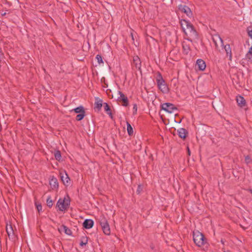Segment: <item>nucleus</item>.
I'll use <instances>...</instances> for the list:
<instances>
[{
  "label": "nucleus",
  "instance_id": "f257e3e1",
  "mask_svg": "<svg viewBox=\"0 0 252 252\" xmlns=\"http://www.w3.org/2000/svg\"><path fill=\"white\" fill-rule=\"evenodd\" d=\"M181 26L186 35L188 37V40L192 41V40L197 38V33L193 25L188 21L181 20Z\"/></svg>",
  "mask_w": 252,
  "mask_h": 252
},
{
  "label": "nucleus",
  "instance_id": "f03ea898",
  "mask_svg": "<svg viewBox=\"0 0 252 252\" xmlns=\"http://www.w3.org/2000/svg\"><path fill=\"white\" fill-rule=\"evenodd\" d=\"M193 238L194 243L198 247H202L206 243L203 234L197 230L193 232Z\"/></svg>",
  "mask_w": 252,
  "mask_h": 252
},
{
  "label": "nucleus",
  "instance_id": "7ed1b4c3",
  "mask_svg": "<svg viewBox=\"0 0 252 252\" xmlns=\"http://www.w3.org/2000/svg\"><path fill=\"white\" fill-rule=\"evenodd\" d=\"M70 204L69 197L66 196L63 199L60 198L57 202V207L61 211H64L67 209Z\"/></svg>",
  "mask_w": 252,
  "mask_h": 252
},
{
  "label": "nucleus",
  "instance_id": "20e7f679",
  "mask_svg": "<svg viewBox=\"0 0 252 252\" xmlns=\"http://www.w3.org/2000/svg\"><path fill=\"white\" fill-rule=\"evenodd\" d=\"M157 82L158 89L164 94H166L169 91L167 85L162 78L160 74H159L157 78Z\"/></svg>",
  "mask_w": 252,
  "mask_h": 252
},
{
  "label": "nucleus",
  "instance_id": "39448f33",
  "mask_svg": "<svg viewBox=\"0 0 252 252\" xmlns=\"http://www.w3.org/2000/svg\"><path fill=\"white\" fill-rule=\"evenodd\" d=\"M99 223L101 226L103 233L107 235H109L111 233L110 226L105 218L101 216L100 218Z\"/></svg>",
  "mask_w": 252,
  "mask_h": 252
},
{
  "label": "nucleus",
  "instance_id": "423d86ee",
  "mask_svg": "<svg viewBox=\"0 0 252 252\" xmlns=\"http://www.w3.org/2000/svg\"><path fill=\"white\" fill-rule=\"evenodd\" d=\"M178 9L181 12L186 14L188 17L190 18H193L192 13L190 9L188 6L180 4L178 6Z\"/></svg>",
  "mask_w": 252,
  "mask_h": 252
},
{
  "label": "nucleus",
  "instance_id": "0eeeda50",
  "mask_svg": "<svg viewBox=\"0 0 252 252\" xmlns=\"http://www.w3.org/2000/svg\"><path fill=\"white\" fill-rule=\"evenodd\" d=\"M161 107L162 110L169 113H172L176 110V107L172 103H165L162 104Z\"/></svg>",
  "mask_w": 252,
  "mask_h": 252
},
{
  "label": "nucleus",
  "instance_id": "6e6552de",
  "mask_svg": "<svg viewBox=\"0 0 252 252\" xmlns=\"http://www.w3.org/2000/svg\"><path fill=\"white\" fill-rule=\"evenodd\" d=\"M60 175L62 181H63L64 185L65 186L69 185L70 184V178H69L66 172H64V173H61Z\"/></svg>",
  "mask_w": 252,
  "mask_h": 252
},
{
  "label": "nucleus",
  "instance_id": "1a4fd4ad",
  "mask_svg": "<svg viewBox=\"0 0 252 252\" xmlns=\"http://www.w3.org/2000/svg\"><path fill=\"white\" fill-rule=\"evenodd\" d=\"M118 94L120 95V96L118 97V99L123 102V106H127L128 104L127 97L120 91H118Z\"/></svg>",
  "mask_w": 252,
  "mask_h": 252
},
{
  "label": "nucleus",
  "instance_id": "9d476101",
  "mask_svg": "<svg viewBox=\"0 0 252 252\" xmlns=\"http://www.w3.org/2000/svg\"><path fill=\"white\" fill-rule=\"evenodd\" d=\"M196 65L198 69L201 71L204 70L206 67L205 62L201 59H198L197 60Z\"/></svg>",
  "mask_w": 252,
  "mask_h": 252
},
{
  "label": "nucleus",
  "instance_id": "9b49d317",
  "mask_svg": "<svg viewBox=\"0 0 252 252\" xmlns=\"http://www.w3.org/2000/svg\"><path fill=\"white\" fill-rule=\"evenodd\" d=\"M177 132L179 136L182 139H185L188 133L187 130L184 128H179L177 130Z\"/></svg>",
  "mask_w": 252,
  "mask_h": 252
},
{
  "label": "nucleus",
  "instance_id": "f8f14e48",
  "mask_svg": "<svg viewBox=\"0 0 252 252\" xmlns=\"http://www.w3.org/2000/svg\"><path fill=\"white\" fill-rule=\"evenodd\" d=\"M94 225V221L91 219H86L83 222V226L86 229H90Z\"/></svg>",
  "mask_w": 252,
  "mask_h": 252
},
{
  "label": "nucleus",
  "instance_id": "ddd939ff",
  "mask_svg": "<svg viewBox=\"0 0 252 252\" xmlns=\"http://www.w3.org/2000/svg\"><path fill=\"white\" fill-rule=\"evenodd\" d=\"M236 101L239 106L243 107L246 105V100L244 98L241 96L238 95L236 97Z\"/></svg>",
  "mask_w": 252,
  "mask_h": 252
},
{
  "label": "nucleus",
  "instance_id": "4468645a",
  "mask_svg": "<svg viewBox=\"0 0 252 252\" xmlns=\"http://www.w3.org/2000/svg\"><path fill=\"white\" fill-rule=\"evenodd\" d=\"M60 232L63 231L64 233L68 235H71L72 234L71 230L68 228L65 225H63L60 228H58Z\"/></svg>",
  "mask_w": 252,
  "mask_h": 252
},
{
  "label": "nucleus",
  "instance_id": "2eb2a0df",
  "mask_svg": "<svg viewBox=\"0 0 252 252\" xmlns=\"http://www.w3.org/2000/svg\"><path fill=\"white\" fill-rule=\"evenodd\" d=\"M49 184L52 189H56L58 188V182L56 178H52L50 180Z\"/></svg>",
  "mask_w": 252,
  "mask_h": 252
},
{
  "label": "nucleus",
  "instance_id": "dca6fc26",
  "mask_svg": "<svg viewBox=\"0 0 252 252\" xmlns=\"http://www.w3.org/2000/svg\"><path fill=\"white\" fill-rule=\"evenodd\" d=\"M6 230L9 238L13 239L14 237V231L11 225H7Z\"/></svg>",
  "mask_w": 252,
  "mask_h": 252
},
{
  "label": "nucleus",
  "instance_id": "f3484780",
  "mask_svg": "<svg viewBox=\"0 0 252 252\" xmlns=\"http://www.w3.org/2000/svg\"><path fill=\"white\" fill-rule=\"evenodd\" d=\"M224 50L226 53V55L229 57V60H231L232 58L231 49L229 44H226L224 46Z\"/></svg>",
  "mask_w": 252,
  "mask_h": 252
},
{
  "label": "nucleus",
  "instance_id": "a211bd4d",
  "mask_svg": "<svg viewBox=\"0 0 252 252\" xmlns=\"http://www.w3.org/2000/svg\"><path fill=\"white\" fill-rule=\"evenodd\" d=\"M133 61L135 67L140 68L141 67V62L139 57L138 56H134L133 58Z\"/></svg>",
  "mask_w": 252,
  "mask_h": 252
},
{
  "label": "nucleus",
  "instance_id": "6ab92c4d",
  "mask_svg": "<svg viewBox=\"0 0 252 252\" xmlns=\"http://www.w3.org/2000/svg\"><path fill=\"white\" fill-rule=\"evenodd\" d=\"M127 131L129 135H132L133 133V128L128 122H126Z\"/></svg>",
  "mask_w": 252,
  "mask_h": 252
},
{
  "label": "nucleus",
  "instance_id": "aec40b11",
  "mask_svg": "<svg viewBox=\"0 0 252 252\" xmlns=\"http://www.w3.org/2000/svg\"><path fill=\"white\" fill-rule=\"evenodd\" d=\"M72 111H74L76 113H79V114H81L82 113H85L84 107L82 106L78 107L74 109Z\"/></svg>",
  "mask_w": 252,
  "mask_h": 252
},
{
  "label": "nucleus",
  "instance_id": "412c9836",
  "mask_svg": "<svg viewBox=\"0 0 252 252\" xmlns=\"http://www.w3.org/2000/svg\"><path fill=\"white\" fill-rule=\"evenodd\" d=\"M88 243V238L86 236L82 237L81 238V241L80 242V246L83 247L84 246H86Z\"/></svg>",
  "mask_w": 252,
  "mask_h": 252
},
{
  "label": "nucleus",
  "instance_id": "4be33fe9",
  "mask_svg": "<svg viewBox=\"0 0 252 252\" xmlns=\"http://www.w3.org/2000/svg\"><path fill=\"white\" fill-rule=\"evenodd\" d=\"M47 205L49 207H52L53 206V201L51 199V196H48L47 199Z\"/></svg>",
  "mask_w": 252,
  "mask_h": 252
},
{
  "label": "nucleus",
  "instance_id": "5701e85b",
  "mask_svg": "<svg viewBox=\"0 0 252 252\" xmlns=\"http://www.w3.org/2000/svg\"><path fill=\"white\" fill-rule=\"evenodd\" d=\"M246 57L249 59L252 58V46L249 48V51L246 54Z\"/></svg>",
  "mask_w": 252,
  "mask_h": 252
},
{
  "label": "nucleus",
  "instance_id": "b1692460",
  "mask_svg": "<svg viewBox=\"0 0 252 252\" xmlns=\"http://www.w3.org/2000/svg\"><path fill=\"white\" fill-rule=\"evenodd\" d=\"M104 109L105 111L106 112H107L108 114H110V115L111 114L110 109L109 106L107 103H104Z\"/></svg>",
  "mask_w": 252,
  "mask_h": 252
},
{
  "label": "nucleus",
  "instance_id": "393cba45",
  "mask_svg": "<svg viewBox=\"0 0 252 252\" xmlns=\"http://www.w3.org/2000/svg\"><path fill=\"white\" fill-rule=\"evenodd\" d=\"M247 31L249 37L252 39V26H249L247 28Z\"/></svg>",
  "mask_w": 252,
  "mask_h": 252
},
{
  "label": "nucleus",
  "instance_id": "a878e982",
  "mask_svg": "<svg viewBox=\"0 0 252 252\" xmlns=\"http://www.w3.org/2000/svg\"><path fill=\"white\" fill-rule=\"evenodd\" d=\"M85 117V113H82L81 114H79L76 116V119L77 121L82 120L84 117Z\"/></svg>",
  "mask_w": 252,
  "mask_h": 252
},
{
  "label": "nucleus",
  "instance_id": "bb28decb",
  "mask_svg": "<svg viewBox=\"0 0 252 252\" xmlns=\"http://www.w3.org/2000/svg\"><path fill=\"white\" fill-rule=\"evenodd\" d=\"M55 158L58 160H60L61 159V153L60 151H58L55 152Z\"/></svg>",
  "mask_w": 252,
  "mask_h": 252
},
{
  "label": "nucleus",
  "instance_id": "cd10ccee",
  "mask_svg": "<svg viewBox=\"0 0 252 252\" xmlns=\"http://www.w3.org/2000/svg\"><path fill=\"white\" fill-rule=\"evenodd\" d=\"M95 58H96V60L97 61V63L99 64H101V63H103L102 57L100 55H97L96 57H95Z\"/></svg>",
  "mask_w": 252,
  "mask_h": 252
},
{
  "label": "nucleus",
  "instance_id": "c85d7f7f",
  "mask_svg": "<svg viewBox=\"0 0 252 252\" xmlns=\"http://www.w3.org/2000/svg\"><path fill=\"white\" fill-rule=\"evenodd\" d=\"M95 104L96 107H97L98 109H100L102 107V101L101 100L98 101L97 102H96L95 103Z\"/></svg>",
  "mask_w": 252,
  "mask_h": 252
},
{
  "label": "nucleus",
  "instance_id": "c756f323",
  "mask_svg": "<svg viewBox=\"0 0 252 252\" xmlns=\"http://www.w3.org/2000/svg\"><path fill=\"white\" fill-rule=\"evenodd\" d=\"M183 48L184 51L187 54L189 50V47L188 46L185 45V44H183Z\"/></svg>",
  "mask_w": 252,
  "mask_h": 252
},
{
  "label": "nucleus",
  "instance_id": "7c9ffc66",
  "mask_svg": "<svg viewBox=\"0 0 252 252\" xmlns=\"http://www.w3.org/2000/svg\"><path fill=\"white\" fill-rule=\"evenodd\" d=\"M245 161L247 164H249L251 162L252 159L249 156H247L245 157Z\"/></svg>",
  "mask_w": 252,
  "mask_h": 252
},
{
  "label": "nucleus",
  "instance_id": "2f4dec72",
  "mask_svg": "<svg viewBox=\"0 0 252 252\" xmlns=\"http://www.w3.org/2000/svg\"><path fill=\"white\" fill-rule=\"evenodd\" d=\"M216 37L218 38V39H219V40L220 42L221 45H223V40L222 39V38L219 35H217Z\"/></svg>",
  "mask_w": 252,
  "mask_h": 252
},
{
  "label": "nucleus",
  "instance_id": "473e14b6",
  "mask_svg": "<svg viewBox=\"0 0 252 252\" xmlns=\"http://www.w3.org/2000/svg\"><path fill=\"white\" fill-rule=\"evenodd\" d=\"M36 208L38 212L41 211L42 210V206L40 204L36 205Z\"/></svg>",
  "mask_w": 252,
  "mask_h": 252
},
{
  "label": "nucleus",
  "instance_id": "72a5a7b5",
  "mask_svg": "<svg viewBox=\"0 0 252 252\" xmlns=\"http://www.w3.org/2000/svg\"><path fill=\"white\" fill-rule=\"evenodd\" d=\"M133 109L135 110V112L137 111V106L136 104H134L133 105Z\"/></svg>",
  "mask_w": 252,
  "mask_h": 252
},
{
  "label": "nucleus",
  "instance_id": "f704fd0d",
  "mask_svg": "<svg viewBox=\"0 0 252 252\" xmlns=\"http://www.w3.org/2000/svg\"><path fill=\"white\" fill-rule=\"evenodd\" d=\"M187 149H188V155L189 156L190 155V151L189 147L187 148Z\"/></svg>",
  "mask_w": 252,
  "mask_h": 252
},
{
  "label": "nucleus",
  "instance_id": "c9c22d12",
  "mask_svg": "<svg viewBox=\"0 0 252 252\" xmlns=\"http://www.w3.org/2000/svg\"><path fill=\"white\" fill-rule=\"evenodd\" d=\"M140 186H138V189H137V192H138V193H139V192H140V189H140Z\"/></svg>",
  "mask_w": 252,
  "mask_h": 252
},
{
  "label": "nucleus",
  "instance_id": "e433bc0d",
  "mask_svg": "<svg viewBox=\"0 0 252 252\" xmlns=\"http://www.w3.org/2000/svg\"><path fill=\"white\" fill-rule=\"evenodd\" d=\"M131 35L132 39L133 40L134 39L133 36V34L132 33H131Z\"/></svg>",
  "mask_w": 252,
  "mask_h": 252
},
{
  "label": "nucleus",
  "instance_id": "4c0bfd02",
  "mask_svg": "<svg viewBox=\"0 0 252 252\" xmlns=\"http://www.w3.org/2000/svg\"><path fill=\"white\" fill-rule=\"evenodd\" d=\"M108 91H109V92H111V90H106V93H107V94L108 93Z\"/></svg>",
  "mask_w": 252,
  "mask_h": 252
},
{
  "label": "nucleus",
  "instance_id": "58836bf2",
  "mask_svg": "<svg viewBox=\"0 0 252 252\" xmlns=\"http://www.w3.org/2000/svg\"><path fill=\"white\" fill-rule=\"evenodd\" d=\"M250 191H251V192L252 193V190H250Z\"/></svg>",
  "mask_w": 252,
  "mask_h": 252
}]
</instances>
